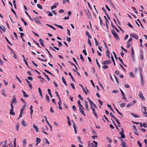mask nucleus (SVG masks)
I'll use <instances>...</instances> for the list:
<instances>
[{"mask_svg":"<svg viewBox=\"0 0 147 147\" xmlns=\"http://www.w3.org/2000/svg\"><path fill=\"white\" fill-rule=\"evenodd\" d=\"M111 32L113 34V35L115 38L116 40H119V38L117 35V34L116 33L115 31L114 30H111Z\"/></svg>","mask_w":147,"mask_h":147,"instance_id":"obj_1","label":"nucleus"},{"mask_svg":"<svg viewBox=\"0 0 147 147\" xmlns=\"http://www.w3.org/2000/svg\"><path fill=\"white\" fill-rule=\"evenodd\" d=\"M120 91L121 92V93L122 95L123 96L122 98V99L124 100H125V101L126 102L127 101V100L125 97V95L124 92L120 88Z\"/></svg>","mask_w":147,"mask_h":147,"instance_id":"obj_2","label":"nucleus"},{"mask_svg":"<svg viewBox=\"0 0 147 147\" xmlns=\"http://www.w3.org/2000/svg\"><path fill=\"white\" fill-rule=\"evenodd\" d=\"M139 96L142 100L144 101L145 100V99L143 96V94L141 92H139Z\"/></svg>","mask_w":147,"mask_h":147,"instance_id":"obj_3","label":"nucleus"},{"mask_svg":"<svg viewBox=\"0 0 147 147\" xmlns=\"http://www.w3.org/2000/svg\"><path fill=\"white\" fill-rule=\"evenodd\" d=\"M111 62V61L110 60H108L103 61L102 63V64L103 65H107L108 64L110 63Z\"/></svg>","mask_w":147,"mask_h":147,"instance_id":"obj_4","label":"nucleus"},{"mask_svg":"<svg viewBox=\"0 0 147 147\" xmlns=\"http://www.w3.org/2000/svg\"><path fill=\"white\" fill-rule=\"evenodd\" d=\"M130 36L131 37L135 38L136 39H137L138 38V36L136 34H135L133 33H131L130 34Z\"/></svg>","mask_w":147,"mask_h":147,"instance_id":"obj_5","label":"nucleus"},{"mask_svg":"<svg viewBox=\"0 0 147 147\" xmlns=\"http://www.w3.org/2000/svg\"><path fill=\"white\" fill-rule=\"evenodd\" d=\"M93 142L95 144H94L93 143H91L92 146V147H97L98 143L97 142L94 140L93 141Z\"/></svg>","mask_w":147,"mask_h":147,"instance_id":"obj_6","label":"nucleus"},{"mask_svg":"<svg viewBox=\"0 0 147 147\" xmlns=\"http://www.w3.org/2000/svg\"><path fill=\"white\" fill-rule=\"evenodd\" d=\"M85 105V107L86 108V110L87 111H89V109L88 108V102L87 101L85 100L84 101Z\"/></svg>","mask_w":147,"mask_h":147,"instance_id":"obj_7","label":"nucleus"},{"mask_svg":"<svg viewBox=\"0 0 147 147\" xmlns=\"http://www.w3.org/2000/svg\"><path fill=\"white\" fill-rule=\"evenodd\" d=\"M46 129H48L47 127V126H45V127H42V132L43 133H45V134H47L45 131V130Z\"/></svg>","mask_w":147,"mask_h":147,"instance_id":"obj_8","label":"nucleus"},{"mask_svg":"<svg viewBox=\"0 0 147 147\" xmlns=\"http://www.w3.org/2000/svg\"><path fill=\"white\" fill-rule=\"evenodd\" d=\"M36 143L35 144L36 146L41 141L40 139L39 138H36Z\"/></svg>","mask_w":147,"mask_h":147,"instance_id":"obj_9","label":"nucleus"},{"mask_svg":"<svg viewBox=\"0 0 147 147\" xmlns=\"http://www.w3.org/2000/svg\"><path fill=\"white\" fill-rule=\"evenodd\" d=\"M25 80L26 81L27 83L28 84V85L30 88L31 89H32V86L31 84H30V83L29 81L27 79H26Z\"/></svg>","mask_w":147,"mask_h":147,"instance_id":"obj_10","label":"nucleus"},{"mask_svg":"<svg viewBox=\"0 0 147 147\" xmlns=\"http://www.w3.org/2000/svg\"><path fill=\"white\" fill-rule=\"evenodd\" d=\"M16 100V98L15 96H13V98L12 99V100H11V103L12 104H13L14 102H15Z\"/></svg>","mask_w":147,"mask_h":147,"instance_id":"obj_11","label":"nucleus"},{"mask_svg":"<svg viewBox=\"0 0 147 147\" xmlns=\"http://www.w3.org/2000/svg\"><path fill=\"white\" fill-rule=\"evenodd\" d=\"M82 108L81 107H80L79 109V110L80 113H81L84 116H86V115L84 113V111L82 110Z\"/></svg>","mask_w":147,"mask_h":147,"instance_id":"obj_12","label":"nucleus"},{"mask_svg":"<svg viewBox=\"0 0 147 147\" xmlns=\"http://www.w3.org/2000/svg\"><path fill=\"white\" fill-rule=\"evenodd\" d=\"M121 146L123 147H127L126 146V143H125L124 141L122 139H121Z\"/></svg>","mask_w":147,"mask_h":147,"instance_id":"obj_13","label":"nucleus"},{"mask_svg":"<svg viewBox=\"0 0 147 147\" xmlns=\"http://www.w3.org/2000/svg\"><path fill=\"white\" fill-rule=\"evenodd\" d=\"M33 127L34 128L36 129V131L38 132V129L37 127V126L36 125L34 124V123L33 124Z\"/></svg>","mask_w":147,"mask_h":147,"instance_id":"obj_14","label":"nucleus"},{"mask_svg":"<svg viewBox=\"0 0 147 147\" xmlns=\"http://www.w3.org/2000/svg\"><path fill=\"white\" fill-rule=\"evenodd\" d=\"M39 41L40 42V44L41 45V46L43 47H45V45L43 44V43L44 42V41L43 40H42V39H40L39 40Z\"/></svg>","mask_w":147,"mask_h":147,"instance_id":"obj_15","label":"nucleus"},{"mask_svg":"<svg viewBox=\"0 0 147 147\" xmlns=\"http://www.w3.org/2000/svg\"><path fill=\"white\" fill-rule=\"evenodd\" d=\"M79 85L82 88V89H83V91H84V92L85 93V94L86 95H87V92L86 91V90H85V88H84L83 87V86L81 84H79Z\"/></svg>","mask_w":147,"mask_h":147,"instance_id":"obj_16","label":"nucleus"},{"mask_svg":"<svg viewBox=\"0 0 147 147\" xmlns=\"http://www.w3.org/2000/svg\"><path fill=\"white\" fill-rule=\"evenodd\" d=\"M131 114L135 118H139L140 117V116L137 114H135L133 113H131Z\"/></svg>","mask_w":147,"mask_h":147,"instance_id":"obj_17","label":"nucleus"},{"mask_svg":"<svg viewBox=\"0 0 147 147\" xmlns=\"http://www.w3.org/2000/svg\"><path fill=\"white\" fill-rule=\"evenodd\" d=\"M78 106L79 107H81L82 108V109H84L83 108V107L82 106L81 104V102H80V100H78Z\"/></svg>","mask_w":147,"mask_h":147,"instance_id":"obj_18","label":"nucleus"},{"mask_svg":"<svg viewBox=\"0 0 147 147\" xmlns=\"http://www.w3.org/2000/svg\"><path fill=\"white\" fill-rule=\"evenodd\" d=\"M106 52L107 55V57L108 58H110V53H109V50H107L106 51Z\"/></svg>","mask_w":147,"mask_h":147,"instance_id":"obj_19","label":"nucleus"},{"mask_svg":"<svg viewBox=\"0 0 147 147\" xmlns=\"http://www.w3.org/2000/svg\"><path fill=\"white\" fill-rule=\"evenodd\" d=\"M38 90L39 91V92L40 93V96H41V98L42 97V92L41 91V89L40 88H38Z\"/></svg>","mask_w":147,"mask_h":147,"instance_id":"obj_20","label":"nucleus"},{"mask_svg":"<svg viewBox=\"0 0 147 147\" xmlns=\"http://www.w3.org/2000/svg\"><path fill=\"white\" fill-rule=\"evenodd\" d=\"M113 105H114V107H115V109L116 110V111H117V113L119 114L120 115H121L122 117H123V114H122V113H121L120 112H119V110L115 107V106H114V105L113 104Z\"/></svg>","mask_w":147,"mask_h":147,"instance_id":"obj_21","label":"nucleus"},{"mask_svg":"<svg viewBox=\"0 0 147 147\" xmlns=\"http://www.w3.org/2000/svg\"><path fill=\"white\" fill-rule=\"evenodd\" d=\"M61 79H62V81L63 82V83L66 86H67V84L66 83V81H65V79H64V78L63 77H61Z\"/></svg>","mask_w":147,"mask_h":147,"instance_id":"obj_22","label":"nucleus"},{"mask_svg":"<svg viewBox=\"0 0 147 147\" xmlns=\"http://www.w3.org/2000/svg\"><path fill=\"white\" fill-rule=\"evenodd\" d=\"M22 91L23 94V96L24 97H28V95H27L26 94L25 92L23 90H22Z\"/></svg>","mask_w":147,"mask_h":147,"instance_id":"obj_23","label":"nucleus"},{"mask_svg":"<svg viewBox=\"0 0 147 147\" xmlns=\"http://www.w3.org/2000/svg\"><path fill=\"white\" fill-rule=\"evenodd\" d=\"M0 28L3 31V32H5V31L6 30H5V27L3 26H1L0 25Z\"/></svg>","mask_w":147,"mask_h":147,"instance_id":"obj_24","label":"nucleus"},{"mask_svg":"<svg viewBox=\"0 0 147 147\" xmlns=\"http://www.w3.org/2000/svg\"><path fill=\"white\" fill-rule=\"evenodd\" d=\"M86 35L89 38H91V37L90 35V34L88 32V31H86Z\"/></svg>","mask_w":147,"mask_h":147,"instance_id":"obj_25","label":"nucleus"},{"mask_svg":"<svg viewBox=\"0 0 147 147\" xmlns=\"http://www.w3.org/2000/svg\"><path fill=\"white\" fill-rule=\"evenodd\" d=\"M69 74L70 76V77L71 78V80H72L74 82H75V81L74 79V78L73 77V76H72V75L71 74V73L70 72H69Z\"/></svg>","mask_w":147,"mask_h":147,"instance_id":"obj_26","label":"nucleus"},{"mask_svg":"<svg viewBox=\"0 0 147 147\" xmlns=\"http://www.w3.org/2000/svg\"><path fill=\"white\" fill-rule=\"evenodd\" d=\"M111 26H112V27L113 28H115V29L118 32H119V30L117 28L115 27V26H114V25H113V23H112V22H111Z\"/></svg>","mask_w":147,"mask_h":147,"instance_id":"obj_27","label":"nucleus"},{"mask_svg":"<svg viewBox=\"0 0 147 147\" xmlns=\"http://www.w3.org/2000/svg\"><path fill=\"white\" fill-rule=\"evenodd\" d=\"M131 55L132 56V57H133L134 55V51L133 47H131Z\"/></svg>","mask_w":147,"mask_h":147,"instance_id":"obj_28","label":"nucleus"},{"mask_svg":"<svg viewBox=\"0 0 147 147\" xmlns=\"http://www.w3.org/2000/svg\"><path fill=\"white\" fill-rule=\"evenodd\" d=\"M107 107H109V108H110V110L112 111H113V112H114V111L113 110V109L112 107H111V105H109V104H107Z\"/></svg>","mask_w":147,"mask_h":147,"instance_id":"obj_29","label":"nucleus"},{"mask_svg":"<svg viewBox=\"0 0 147 147\" xmlns=\"http://www.w3.org/2000/svg\"><path fill=\"white\" fill-rule=\"evenodd\" d=\"M46 99L47 102H49V97L47 94L46 95Z\"/></svg>","mask_w":147,"mask_h":147,"instance_id":"obj_30","label":"nucleus"},{"mask_svg":"<svg viewBox=\"0 0 147 147\" xmlns=\"http://www.w3.org/2000/svg\"><path fill=\"white\" fill-rule=\"evenodd\" d=\"M94 40H95V43L96 45V46H98L99 43V42L98 41L96 38H94Z\"/></svg>","mask_w":147,"mask_h":147,"instance_id":"obj_31","label":"nucleus"},{"mask_svg":"<svg viewBox=\"0 0 147 147\" xmlns=\"http://www.w3.org/2000/svg\"><path fill=\"white\" fill-rule=\"evenodd\" d=\"M96 64H97V65L98 66V67L99 68H100V64L98 63V59H96Z\"/></svg>","mask_w":147,"mask_h":147,"instance_id":"obj_32","label":"nucleus"},{"mask_svg":"<svg viewBox=\"0 0 147 147\" xmlns=\"http://www.w3.org/2000/svg\"><path fill=\"white\" fill-rule=\"evenodd\" d=\"M132 105H133V103L132 102H131L130 103L128 104L127 105V107H131V106Z\"/></svg>","mask_w":147,"mask_h":147,"instance_id":"obj_33","label":"nucleus"},{"mask_svg":"<svg viewBox=\"0 0 147 147\" xmlns=\"http://www.w3.org/2000/svg\"><path fill=\"white\" fill-rule=\"evenodd\" d=\"M5 39L6 40L7 42L10 45H12V44L8 40V39L5 36Z\"/></svg>","mask_w":147,"mask_h":147,"instance_id":"obj_34","label":"nucleus"},{"mask_svg":"<svg viewBox=\"0 0 147 147\" xmlns=\"http://www.w3.org/2000/svg\"><path fill=\"white\" fill-rule=\"evenodd\" d=\"M99 18L100 20V24L101 25H102V24H103V23L100 16L99 17Z\"/></svg>","mask_w":147,"mask_h":147,"instance_id":"obj_35","label":"nucleus"},{"mask_svg":"<svg viewBox=\"0 0 147 147\" xmlns=\"http://www.w3.org/2000/svg\"><path fill=\"white\" fill-rule=\"evenodd\" d=\"M114 119L118 125L120 124V122H119V121L118 119L116 117H115Z\"/></svg>","mask_w":147,"mask_h":147,"instance_id":"obj_36","label":"nucleus"},{"mask_svg":"<svg viewBox=\"0 0 147 147\" xmlns=\"http://www.w3.org/2000/svg\"><path fill=\"white\" fill-rule=\"evenodd\" d=\"M21 124L22 125H24V126H26V123L24 121V120H22V123H21Z\"/></svg>","mask_w":147,"mask_h":147,"instance_id":"obj_37","label":"nucleus"},{"mask_svg":"<svg viewBox=\"0 0 147 147\" xmlns=\"http://www.w3.org/2000/svg\"><path fill=\"white\" fill-rule=\"evenodd\" d=\"M46 25L49 26L53 30H55V28L52 26L48 24H46Z\"/></svg>","mask_w":147,"mask_h":147,"instance_id":"obj_38","label":"nucleus"},{"mask_svg":"<svg viewBox=\"0 0 147 147\" xmlns=\"http://www.w3.org/2000/svg\"><path fill=\"white\" fill-rule=\"evenodd\" d=\"M111 59H112V60L114 63V65L115 66V60H114V58L113 57V56L111 55Z\"/></svg>","mask_w":147,"mask_h":147,"instance_id":"obj_39","label":"nucleus"},{"mask_svg":"<svg viewBox=\"0 0 147 147\" xmlns=\"http://www.w3.org/2000/svg\"><path fill=\"white\" fill-rule=\"evenodd\" d=\"M125 105V103H123L121 104L120 105V106L121 108L123 107Z\"/></svg>","mask_w":147,"mask_h":147,"instance_id":"obj_40","label":"nucleus"},{"mask_svg":"<svg viewBox=\"0 0 147 147\" xmlns=\"http://www.w3.org/2000/svg\"><path fill=\"white\" fill-rule=\"evenodd\" d=\"M13 104L11 103V109H10V111H13Z\"/></svg>","mask_w":147,"mask_h":147,"instance_id":"obj_41","label":"nucleus"},{"mask_svg":"<svg viewBox=\"0 0 147 147\" xmlns=\"http://www.w3.org/2000/svg\"><path fill=\"white\" fill-rule=\"evenodd\" d=\"M37 7L39 8L42 9V7L41 5L39 4H38L37 5Z\"/></svg>","mask_w":147,"mask_h":147,"instance_id":"obj_42","label":"nucleus"},{"mask_svg":"<svg viewBox=\"0 0 147 147\" xmlns=\"http://www.w3.org/2000/svg\"><path fill=\"white\" fill-rule=\"evenodd\" d=\"M114 77L115 78V79L116 80V81L117 82V84H119V81L118 80V78L116 77V76L115 75H114Z\"/></svg>","mask_w":147,"mask_h":147,"instance_id":"obj_43","label":"nucleus"},{"mask_svg":"<svg viewBox=\"0 0 147 147\" xmlns=\"http://www.w3.org/2000/svg\"><path fill=\"white\" fill-rule=\"evenodd\" d=\"M19 123H17L16 125V129L17 131H18L19 130Z\"/></svg>","mask_w":147,"mask_h":147,"instance_id":"obj_44","label":"nucleus"},{"mask_svg":"<svg viewBox=\"0 0 147 147\" xmlns=\"http://www.w3.org/2000/svg\"><path fill=\"white\" fill-rule=\"evenodd\" d=\"M129 75L130 76H131L133 78H134V74L132 72H130Z\"/></svg>","mask_w":147,"mask_h":147,"instance_id":"obj_45","label":"nucleus"},{"mask_svg":"<svg viewBox=\"0 0 147 147\" xmlns=\"http://www.w3.org/2000/svg\"><path fill=\"white\" fill-rule=\"evenodd\" d=\"M16 78L20 83H22V82L21 80L17 76H16Z\"/></svg>","mask_w":147,"mask_h":147,"instance_id":"obj_46","label":"nucleus"},{"mask_svg":"<svg viewBox=\"0 0 147 147\" xmlns=\"http://www.w3.org/2000/svg\"><path fill=\"white\" fill-rule=\"evenodd\" d=\"M13 111H10V114L12 115H15V113L13 112Z\"/></svg>","mask_w":147,"mask_h":147,"instance_id":"obj_47","label":"nucleus"},{"mask_svg":"<svg viewBox=\"0 0 147 147\" xmlns=\"http://www.w3.org/2000/svg\"><path fill=\"white\" fill-rule=\"evenodd\" d=\"M32 62L33 65H34L35 67H38L37 65L33 61H32Z\"/></svg>","mask_w":147,"mask_h":147,"instance_id":"obj_48","label":"nucleus"},{"mask_svg":"<svg viewBox=\"0 0 147 147\" xmlns=\"http://www.w3.org/2000/svg\"><path fill=\"white\" fill-rule=\"evenodd\" d=\"M67 41L69 42H70L71 41V38L70 37H67Z\"/></svg>","mask_w":147,"mask_h":147,"instance_id":"obj_49","label":"nucleus"},{"mask_svg":"<svg viewBox=\"0 0 147 147\" xmlns=\"http://www.w3.org/2000/svg\"><path fill=\"white\" fill-rule=\"evenodd\" d=\"M140 58L141 60H143L144 58H143V54H142L140 55Z\"/></svg>","mask_w":147,"mask_h":147,"instance_id":"obj_50","label":"nucleus"},{"mask_svg":"<svg viewBox=\"0 0 147 147\" xmlns=\"http://www.w3.org/2000/svg\"><path fill=\"white\" fill-rule=\"evenodd\" d=\"M57 42L58 43L59 46V47L61 46L62 45V43L59 41H57Z\"/></svg>","mask_w":147,"mask_h":147,"instance_id":"obj_51","label":"nucleus"},{"mask_svg":"<svg viewBox=\"0 0 147 147\" xmlns=\"http://www.w3.org/2000/svg\"><path fill=\"white\" fill-rule=\"evenodd\" d=\"M11 10L13 12V13L17 17V16L16 13V12H15V11H14V10L12 8H11Z\"/></svg>","mask_w":147,"mask_h":147,"instance_id":"obj_52","label":"nucleus"},{"mask_svg":"<svg viewBox=\"0 0 147 147\" xmlns=\"http://www.w3.org/2000/svg\"><path fill=\"white\" fill-rule=\"evenodd\" d=\"M45 50L47 51V52H48V53H49V55H50V57H52V55L50 53V52L48 50V49H45Z\"/></svg>","mask_w":147,"mask_h":147,"instance_id":"obj_53","label":"nucleus"},{"mask_svg":"<svg viewBox=\"0 0 147 147\" xmlns=\"http://www.w3.org/2000/svg\"><path fill=\"white\" fill-rule=\"evenodd\" d=\"M72 108L74 111H76V108L74 105L72 106Z\"/></svg>","mask_w":147,"mask_h":147,"instance_id":"obj_54","label":"nucleus"},{"mask_svg":"<svg viewBox=\"0 0 147 147\" xmlns=\"http://www.w3.org/2000/svg\"><path fill=\"white\" fill-rule=\"evenodd\" d=\"M121 48L125 52H126V53L127 52V50L125 49H124L122 46H121Z\"/></svg>","mask_w":147,"mask_h":147,"instance_id":"obj_55","label":"nucleus"},{"mask_svg":"<svg viewBox=\"0 0 147 147\" xmlns=\"http://www.w3.org/2000/svg\"><path fill=\"white\" fill-rule=\"evenodd\" d=\"M121 129H122V130L119 133L121 135L123 134H124V131L123 129V128H121Z\"/></svg>","mask_w":147,"mask_h":147,"instance_id":"obj_56","label":"nucleus"},{"mask_svg":"<svg viewBox=\"0 0 147 147\" xmlns=\"http://www.w3.org/2000/svg\"><path fill=\"white\" fill-rule=\"evenodd\" d=\"M47 13H48V16H53V14H52L51 12L48 11V12H47Z\"/></svg>","mask_w":147,"mask_h":147,"instance_id":"obj_57","label":"nucleus"},{"mask_svg":"<svg viewBox=\"0 0 147 147\" xmlns=\"http://www.w3.org/2000/svg\"><path fill=\"white\" fill-rule=\"evenodd\" d=\"M45 72H46L47 73H48L50 74V75L51 74H52V73L50 72H49V71L47 70L46 69H44V70Z\"/></svg>","mask_w":147,"mask_h":147,"instance_id":"obj_58","label":"nucleus"},{"mask_svg":"<svg viewBox=\"0 0 147 147\" xmlns=\"http://www.w3.org/2000/svg\"><path fill=\"white\" fill-rule=\"evenodd\" d=\"M56 7L55 5V4L53 6H51V9L52 10H53V9H54L55 8H56Z\"/></svg>","mask_w":147,"mask_h":147,"instance_id":"obj_59","label":"nucleus"},{"mask_svg":"<svg viewBox=\"0 0 147 147\" xmlns=\"http://www.w3.org/2000/svg\"><path fill=\"white\" fill-rule=\"evenodd\" d=\"M110 115L112 117L113 119L115 118L116 117L112 113H110Z\"/></svg>","mask_w":147,"mask_h":147,"instance_id":"obj_60","label":"nucleus"},{"mask_svg":"<svg viewBox=\"0 0 147 147\" xmlns=\"http://www.w3.org/2000/svg\"><path fill=\"white\" fill-rule=\"evenodd\" d=\"M83 52L84 54L85 55H87V54L86 53V50L84 49L83 50Z\"/></svg>","mask_w":147,"mask_h":147,"instance_id":"obj_61","label":"nucleus"},{"mask_svg":"<svg viewBox=\"0 0 147 147\" xmlns=\"http://www.w3.org/2000/svg\"><path fill=\"white\" fill-rule=\"evenodd\" d=\"M78 97L80 98L81 100H83V98L82 97L81 95L80 94H79L78 95Z\"/></svg>","mask_w":147,"mask_h":147,"instance_id":"obj_62","label":"nucleus"},{"mask_svg":"<svg viewBox=\"0 0 147 147\" xmlns=\"http://www.w3.org/2000/svg\"><path fill=\"white\" fill-rule=\"evenodd\" d=\"M89 102L90 103V104L91 105V106H92V105L94 104L93 102L91 100L89 101Z\"/></svg>","mask_w":147,"mask_h":147,"instance_id":"obj_63","label":"nucleus"},{"mask_svg":"<svg viewBox=\"0 0 147 147\" xmlns=\"http://www.w3.org/2000/svg\"><path fill=\"white\" fill-rule=\"evenodd\" d=\"M9 146V147H13V144L11 143V142H10V143L8 145Z\"/></svg>","mask_w":147,"mask_h":147,"instance_id":"obj_64","label":"nucleus"}]
</instances>
